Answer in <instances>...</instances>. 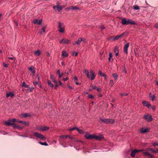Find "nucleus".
Segmentation results:
<instances>
[{
  "instance_id": "obj_1",
  "label": "nucleus",
  "mask_w": 158,
  "mask_h": 158,
  "mask_svg": "<svg viewBox=\"0 0 158 158\" xmlns=\"http://www.w3.org/2000/svg\"><path fill=\"white\" fill-rule=\"evenodd\" d=\"M121 21L123 25H136V23L134 20L130 19H127L126 18H123Z\"/></svg>"
},
{
  "instance_id": "obj_2",
  "label": "nucleus",
  "mask_w": 158,
  "mask_h": 158,
  "mask_svg": "<svg viewBox=\"0 0 158 158\" xmlns=\"http://www.w3.org/2000/svg\"><path fill=\"white\" fill-rule=\"evenodd\" d=\"M100 120L101 122L104 123L106 124H113L114 123V119H102V118H100Z\"/></svg>"
},
{
  "instance_id": "obj_3",
  "label": "nucleus",
  "mask_w": 158,
  "mask_h": 158,
  "mask_svg": "<svg viewBox=\"0 0 158 158\" xmlns=\"http://www.w3.org/2000/svg\"><path fill=\"white\" fill-rule=\"evenodd\" d=\"M34 134L36 137L41 139L45 140L46 139V138L44 135L40 133L37 132H34Z\"/></svg>"
},
{
  "instance_id": "obj_4",
  "label": "nucleus",
  "mask_w": 158,
  "mask_h": 158,
  "mask_svg": "<svg viewBox=\"0 0 158 158\" xmlns=\"http://www.w3.org/2000/svg\"><path fill=\"white\" fill-rule=\"evenodd\" d=\"M94 135H91L89 134L88 132L84 135L85 137L87 139L90 140L94 139Z\"/></svg>"
},
{
  "instance_id": "obj_5",
  "label": "nucleus",
  "mask_w": 158,
  "mask_h": 158,
  "mask_svg": "<svg viewBox=\"0 0 158 158\" xmlns=\"http://www.w3.org/2000/svg\"><path fill=\"white\" fill-rule=\"evenodd\" d=\"M144 118L148 121L149 122L152 121L153 120L152 116L149 114L145 115L144 116Z\"/></svg>"
},
{
  "instance_id": "obj_6",
  "label": "nucleus",
  "mask_w": 158,
  "mask_h": 158,
  "mask_svg": "<svg viewBox=\"0 0 158 158\" xmlns=\"http://www.w3.org/2000/svg\"><path fill=\"white\" fill-rule=\"evenodd\" d=\"M5 123L6 126H9L13 125L14 123L12 119H9L7 121L5 122Z\"/></svg>"
},
{
  "instance_id": "obj_7",
  "label": "nucleus",
  "mask_w": 158,
  "mask_h": 158,
  "mask_svg": "<svg viewBox=\"0 0 158 158\" xmlns=\"http://www.w3.org/2000/svg\"><path fill=\"white\" fill-rule=\"evenodd\" d=\"M42 19H40V20H39L37 19H34L33 21V22L34 24H37L39 25H41L42 23Z\"/></svg>"
},
{
  "instance_id": "obj_8",
  "label": "nucleus",
  "mask_w": 158,
  "mask_h": 158,
  "mask_svg": "<svg viewBox=\"0 0 158 158\" xmlns=\"http://www.w3.org/2000/svg\"><path fill=\"white\" fill-rule=\"evenodd\" d=\"M129 43H127L125 45L124 48L123 50L124 53L127 54L128 53V48L129 46Z\"/></svg>"
},
{
  "instance_id": "obj_9",
  "label": "nucleus",
  "mask_w": 158,
  "mask_h": 158,
  "mask_svg": "<svg viewBox=\"0 0 158 158\" xmlns=\"http://www.w3.org/2000/svg\"><path fill=\"white\" fill-rule=\"evenodd\" d=\"M104 138L103 135H100L98 136H97L94 135V139L98 140H101L102 139Z\"/></svg>"
},
{
  "instance_id": "obj_10",
  "label": "nucleus",
  "mask_w": 158,
  "mask_h": 158,
  "mask_svg": "<svg viewBox=\"0 0 158 158\" xmlns=\"http://www.w3.org/2000/svg\"><path fill=\"white\" fill-rule=\"evenodd\" d=\"M49 129V128L47 126H41L39 127V130L42 131H45L48 130Z\"/></svg>"
},
{
  "instance_id": "obj_11",
  "label": "nucleus",
  "mask_w": 158,
  "mask_h": 158,
  "mask_svg": "<svg viewBox=\"0 0 158 158\" xmlns=\"http://www.w3.org/2000/svg\"><path fill=\"white\" fill-rule=\"evenodd\" d=\"M149 129L148 128H145L144 127L141 128L140 129V132L141 133H144L146 132H148L149 131Z\"/></svg>"
},
{
  "instance_id": "obj_12",
  "label": "nucleus",
  "mask_w": 158,
  "mask_h": 158,
  "mask_svg": "<svg viewBox=\"0 0 158 158\" xmlns=\"http://www.w3.org/2000/svg\"><path fill=\"white\" fill-rule=\"evenodd\" d=\"M69 41V40L68 39H63L62 40L60 41V43L61 44H68Z\"/></svg>"
},
{
  "instance_id": "obj_13",
  "label": "nucleus",
  "mask_w": 158,
  "mask_h": 158,
  "mask_svg": "<svg viewBox=\"0 0 158 158\" xmlns=\"http://www.w3.org/2000/svg\"><path fill=\"white\" fill-rule=\"evenodd\" d=\"M90 72L91 75V77H90V79L91 80H94L95 77V73L92 70H91L90 71Z\"/></svg>"
},
{
  "instance_id": "obj_14",
  "label": "nucleus",
  "mask_w": 158,
  "mask_h": 158,
  "mask_svg": "<svg viewBox=\"0 0 158 158\" xmlns=\"http://www.w3.org/2000/svg\"><path fill=\"white\" fill-rule=\"evenodd\" d=\"M143 104L144 106L147 107L148 108L151 106V104H149L148 102L146 101H143Z\"/></svg>"
},
{
  "instance_id": "obj_15",
  "label": "nucleus",
  "mask_w": 158,
  "mask_h": 158,
  "mask_svg": "<svg viewBox=\"0 0 158 158\" xmlns=\"http://www.w3.org/2000/svg\"><path fill=\"white\" fill-rule=\"evenodd\" d=\"M14 95V94L11 92L6 93V97L8 98L10 97L11 98L13 97Z\"/></svg>"
},
{
  "instance_id": "obj_16",
  "label": "nucleus",
  "mask_w": 158,
  "mask_h": 158,
  "mask_svg": "<svg viewBox=\"0 0 158 158\" xmlns=\"http://www.w3.org/2000/svg\"><path fill=\"white\" fill-rule=\"evenodd\" d=\"M31 116V114L29 113H24L21 114V118H26L28 117H30Z\"/></svg>"
},
{
  "instance_id": "obj_17",
  "label": "nucleus",
  "mask_w": 158,
  "mask_h": 158,
  "mask_svg": "<svg viewBox=\"0 0 158 158\" xmlns=\"http://www.w3.org/2000/svg\"><path fill=\"white\" fill-rule=\"evenodd\" d=\"M138 151H139L138 150H136V149H135L134 151H132L131 152V156L132 157H134L135 156L136 153H137V152H138Z\"/></svg>"
},
{
  "instance_id": "obj_18",
  "label": "nucleus",
  "mask_w": 158,
  "mask_h": 158,
  "mask_svg": "<svg viewBox=\"0 0 158 158\" xmlns=\"http://www.w3.org/2000/svg\"><path fill=\"white\" fill-rule=\"evenodd\" d=\"M82 38H79L78 40L75 42L73 44V45H75L76 44H80L81 42L82 41Z\"/></svg>"
},
{
  "instance_id": "obj_19",
  "label": "nucleus",
  "mask_w": 158,
  "mask_h": 158,
  "mask_svg": "<svg viewBox=\"0 0 158 158\" xmlns=\"http://www.w3.org/2000/svg\"><path fill=\"white\" fill-rule=\"evenodd\" d=\"M92 87L93 89H96L98 92H101L102 91V89L101 88L99 89L95 86L92 85Z\"/></svg>"
},
{
  "instance_id": "obj_20",
  "label": "nucleus",
  "mask_w": 158,
  "mask_h": 158,
  "mask_svg": "<svg viewBox=\"0 0 158 158\" xmlns=\"http://www.w3.org/2000/svg\"><path fill=\"white\" fill-rule=\"evenodd\" d=\"M148 151H151L153 153H156L158 152V149L154 150V149L149 148L148 149Z\"/></svg>"
},
{
  "instance_id": "obj_21",
  "label": "nucleus",
  "mask_w": 158,
  "mask_h": 158,
  "mask_svg": "<svg viewBox=\"0 0 158 158\" xmlns=\"http://www.w3.org/2000/svg\"><path fill=\"white\" fill-rule=\"evenodd\" d=\"M68 54L67 52L64 50L62 51V56H64L65 57H67L68 56Z\"/></svg>"
},
{
  "instance_id": "obj_22",
  "label": "nucleus",
  "mask_w": 158,
  "mask_h": 158,
  "mask_svg": "<svg viewBox=\"0 0 158 158\" xmlns=\"http://www.w3.org/2000/svg\"><path fill=\"white\" fill-rule=\"evenodd\" d=\"M50 78H51V79L52 80V82H53L54 83H56V82H57L55 78V76L54 75H51Z\"/></svg>"
},
{
  "instance_id": "obj_23",
  "label": "nucleus",
  "mask_w": 158,
  "mask_h": 158,
  "mask_svg": "<svg viewBox=\"0 0 158 158\" xmlns=\"http://www.w3.org/2000/svg\"><path fill=\"white\" fill-rule=\"evenodd\" d=\"M29 70L32 73L34 74L35 73V70L34 69V68L32 66H31L29 68Z\"/></svg>"
},
{
  "instance_id": "obj_24",
  "label": "nucleus",
  "mask_w": 158,
  "mask_h": 158,
  "mask_svg": "<svg viewBox=\"0 0 158 158\" xmlns=\"http://www.w3.org/2000/svg\"><path fill=\"white\" fill-rule=\"evenodd\" d=\"M112 57V54L110 52L109 54V57L108 58L110 62H112L113 61V59H111Z\"/></svg>"
},
{
  "instance_id": "obj_25",
  "label": "nucleus",
  "mask_w": 158,
  "mask_h": 158,
  "mask_svg": "<svg viewBox=\"0 0 158 158\" xmlns=\"http://www.w3.org/2000/svg\"><path fill=\"white\" fill-rule=\"evenodd\" d=\"M33 84L35 86H37L41 88V85L39 84L38 81H35L33 82Z\"/></svg>"
},
{
  "instance_id": "obj_26",
  "label": "nucleus",
  "mask_w": 158,
  "mask_h": 158,
  "mask_svg": "<svg viewBox=\"0 0 158 158\" xmlns=\"http://www.w3.org/2000/svg\"><path fill=\"white\" fill-rule=\"evenodd\" d=\"M84 73L87 75L88 78H90V75L89 74V72L88 70L86 69L84 71Z\"/></svg>"
},
{
  "instance_id": "obj_27",
  "label": "nucleus",
  "mask_w": 158,
  "mask_h": 158,
  "mask_svg": "<svg viewBox=\"0 0 158 158\" xmlns=\"http://www.w3.org/2000/svg\"><path fill=\"white\" fill-rule=\"evenodd\" d=\"M34 53L35 55L39 56L41 54L40 50H38L34 52Z\"/></svg>"
},
{
  "instance_id": "obj_28",
  "label": "nucleus",
  "mask_w": 158,
  "mask_h": 158,
  "mask_svg": "<svg viewBox=\"0 0 158 158\" xmlns=\"http://www.w3.org/2000/svg\"><path fill=\"white\" fill-rule=\"evenodd\" d=\"M22 86L26 88H28L29 87V85H27L25 82H23Z\"/></svg>"
},
{
  "instance_id": "obj_29",
  "label": "nucleus",
  "mask_w": 158,
  "mask_h": 158,
  "mask_svg": "<svg viewBox=\"0 0 158 158\" xmlns=\"http://www.w3.org/2000/svg\"><path fill=\"white\" fill-rule=\"evenodd\" d=\"M19 123H21L25 125H27V126H28L29 125V123H28V122H27L25 121H19Z\"/></svg>"
},
{
  "instance_id": "obj_30",
  "label": "nucleus",
  "mask_w": 158,
  "mask_h": 158,
  "mask_svg": "<svg viewBox=\"0 0 158 158\" xmlns=\"http://www.w3.org/2000/svg\"><path fill=\"white\" fill-rule=\"evenodd\" d=\"M71 9L73 10H76L79 9V7L77 6H71Z\"/></svg>"
},
{
  "instance_id": "obj_31",
  "label": "nucleus",
  "mask_w": 158,
  "mask_h": 158,
  "mask_svg": "<svg viewBox=\"0 0 158 158\" xmlns=\"http://www.w3.org/2000/svg\"><path fill=\"white\" fill-rule=\"evenodd\" d=\"M56 8L59 12H60L61 10L63 9V7L59 5L58 4L56 5Z\"/></svg>"
},
{
  "instance_id": "obj_32",
  "label": "nucleus",
  "mask_w": 158,
  "mask_h": 158,
  "mask_svg": "<svg viewBox=\"0 0 158 158\" xmlns=\"http://www.w3.org/2000/svg\"><path fill=\"white\" fill-rule=\"evenodd\" d=\"M112 76L115 80H117L118 77V75L116 73H113Z\"/></svg>"
},
{
  "instance_id": "obj_33",
  "label": "nucleus",
  "mask_w": 158,
  "mask_h": 158,
  "mask_svg": "<svg viewBox=\"0 0 158 158\" xmlns=\"http://www.w3.org/2000/svg\"><path fill=\"white\" fill-rule=\"evenodd\" d=\"M150 98L152 101H153L155 100L156 97L154 95H152V96H150Z\"/></svg>"
},
{
  "instance_id": "obj_34",
  "label": "nucleus",
  "mask_w": 158,
  "mask_h": 158,
  "mask_svg": "<svg viewBox=\"0 0 158 158\" xmlns=\"http://www.w3.org/2000/svg\"><path fill=\"white\" fill-rule=\"evenodd\" d=\"M48 84L49 86L51 87L52 88L53 87L54 85L53 84H52L50 81H48Z\"/></svg>"
},
{
  "instance_id": "obj_35",
  "label": "nucleus",
  "mask_w": 158,
  "mask_h": 158,
  "mask_svg": "<svg viewBox=\"0 0 158 158\" xmlns=\"http://www.w3.org/2000/svg\"><path fill=\"white\" fill-rule=\"evenodd\" d=\"M114 51L115 53L119 52V51L118 49V47H117V46H116L114 48Z\"/></svg>"
},
{
  "instance_id": "obj_36",
  "label": "nucleus",
  "mask_w": 158,
  "mask_h": 158,
  "mask_svg": "<svg viewBox=\"0 0 158 158\" xmlns=\"http://www.w3.org/2000/svg\"><path fill=\"white\" fill-rule=\"evenodd\" d=\"M39 143L40 144L42 145H45V146H46L48 145V144L46 143V142H39Z\"/></svg>"
},
{
  "instance_id": "obj_37",
  "label": "nucleus",
  "mask_w": 158,
  "mask_h": 158,
  "mask_svg": "<svg viewBox=\"0 0 158 158\" xmlns=\"http://www.w3.org/2000/svg\"><path fill=\"white\" fill-rule=\"evenodd\" d=\"M59 31L60 32L63 33L64 31V28L63 27L59 28Z\"/></svg>"
},
{
  "instance_id": "obj_38",
  "label": "nucleus",
  "mask_w": 158,
  "mask_h": 158,
  "mask_svg": "<svg viewBox=\"0 0 158 158\" xmlns=\"http://www.w3.org/2000/svg\"><path fill=\"white\" fill-rule=\"evenodd\" d=\"M59 137L60 139L62 138H65L66 139L68 138V135H61L59 136Z\"/></svg>"
},
{
  "instance_id": "obj_39",
  "label": "nucleus",
  "mask_w": 158,
  "mask_h": 158,
  "mask_svg": "<svg viewBox=\"0 0 158 158\" xmlns=\"http://www.w3.org/2000/svg\"><path fill=\"white\" fill-rule=\"evenodd\" d=\"M119 38V35H117L115 36H113V39L114 40H118Z\"/></svg>"
},
{
  "instance_id": "obj_40",
  "label": "nucleus",
  "mask_w": 158,
  "mask_h": 158,
  "mask_svg": "<svg viewBox=\"0 0 158 158\" xmlns=\"http://www.w3.org/2000/svg\"><path fill=\"white\" fill-rule=\"evenodd\" d=\"M133 9L135 10H138L139 9V8L138 6L135 5L133 6Z\"/></svg>"
},
{
  "instance_id": "obj_41",
  "label": "nucleus",
  "mask_w": 158,
  "mask_h": 158,
  "mask_svg": "<svg viewBox=\"0 0 158 158\" xmlns=\"http://www.w3.org/2000/svg\"><path fill=\"white\" fill-rule=\"evenodd\" d=\"M77 131L80 133H83V131L81 129H80L78 128H77Z\"/></svg>"
},
{
  "instance_id": "obj_42",
  "label": "nucleus",
  "mask_w": 158,
  "mask_h": 158,
  "mask_svg": "<svg viewBox=\"0 0 158 158\" xmlns=\"http://www.w3.org/2000/svg\"><path fill=\"white\" fill-rule=\"evenodd\" d=\"M88 98L90 99H93L94 98V97L91 94H89L88 95Z\"/></svg>"
},
{
  "instance_id": "obj_43",
  "label": "nucleus",
  "mask_w": 158,
  "mask_h": 158,
  "mask_svg": "<svg viewBox=\"0 0 158 158\" xmlns=\"http://www.w3.org/2000/svg\"><path fill=\"white\" fill-rule=\"evenodd\" d=\"M110 85H111V86H112L114 84V81L113 80H111L110 81Z\"/></svg>"
},
{
  "instance_id": "obj_44",
  "label": "nucleus",
  "mask_w": 158,
  "mask_h": 158,
  "mask_svg": "<svg viewBox=\"0 0 158 158\" xmlns=\"http://www.w3.org/2000/svg\"><path fill=\"white\" fill-rule=\"evenodd\" d=\"M99 74L102 77L104 76L105 74L104 73H102L101 71H99Z\"/></svg>"
},
{
  "instance_id": "obj_45",
  "label": "nucleus",
  "mask_w": 158,
  "mask_h": 158,
  "mask_svg": "<svg viewBox=\"0 0 158 158\" xmlns=\"http://www.w3.org/2000/svg\"><path fill=\"white\" fill-rule=\"evenodd\" d=\"M58 82H59V84L60 85H61L62 87H64V86L65 85H64V84H63V83H62L60 80Z\"/></svg>"
},
{
  "instance_id": "obj_46",
  "label": "nucleus",
  "mask_w": 158,
  "mask_h": 158,
  "mask_svg": "<svg viewBox=\"0 0 158 158\" xmlns=\"http://www.w3.org/2000/svg\"><path fill=\"white\" fill-rule=\"evenodd\" d=\"M73 79H74V81L75 82H77V81L78 80V78L77 76H74Z\"/></svg>"
},
{
  "instance_id": "obj_47",
  "label": "nucleus",
  "mask_w": 158,
  "mask_h": 158,
  "mask_svg": "<svg viewBox=\"0 0 158 158\" xmlns=\"http://www.w3.org/2000/svg\"><path fill=\"white\" fill-rule=\"evenodd\" d=\"M34 88L33 87H31V88H30L29 89H28V90L29 91L31 92L33 90V89H34Z\"/></svg>"
},
{
  "instance_id": "obj_48",
  "label": "nucleus",
  "mask_w": 158,
  "mask_h": 158,
  "mask_svg": "<svg viewBox=\"0 0 158 158\" xmlns=\"http://www.w3.org/2000/svg\"><path fill=\"white\" fill-rule=\"evenodd\" d=\"M46 27V26H44L42 28V30L43 31V32H45V28Z\"/></svg>"
},
{
  "instance_id": "obj_49",
  "label": "nucleus",
  "mask_w": 158,
  "mask_h": 158,
  "mask_svg": "<svg viewBox=\"0 0 158 158\" xmlns=\"http://www.w3.org/2000/svg\"><path fill=\"white\" fill-rule=\"evenodd\" d=\"M3 66L4 67H6V68L7 67H8V64H6L5 63H4V62H3Z\"/></svg>"
},
{
  "instance_id": "obj_50",
  "label": "nucleus",
  "mask_w": 158,
  "mask_h": 158,
  "mask_svg": "<svg viewBox=\"0 0 158 158\" xmlns=\"http://www.w3.org/2000/svg\"><path fill=\"white\" fill-rule=\"evenodd\" d=\"M63 75H64V74L63 73H60L59 75V78H61L63 76Z\"/></svg>"
},
{
  "instance_id": "obj_51",
  "label": "nucleus",
  "mask_w": 158,
  "mask_h": 158,
  "mask_svg": "<svg viewBox=\"0 0 158 158\" xmlns=\"http://www.w3.org/2000/svg\"><path fill=\"white\" fill-rule=\"evenodd\" d=\"M128 95V94L127 93H123L121 94V95L122 96H127Z\"/></svg>"
},
{
  "instance_id": "obj_52",
  "label": "nucleus",
  "mask_w": 158,
  "mask_h": 158,
  "mask_svg": "<svg viewBox=\"0 0 158 158\" xmlns=\"http://www.w3.org/2000/svg\"><path fill=\"white\" fill-rule=\"evenodd\" d=\"M55 84V89H57V87L58 86V85L57 84V82L56 83H54Z\"/></svg>"
},
{
  "instance_id": "obj_53",
  "label": "nucleus",
  "mask_w": 158,
  "mask_h": 158,
  "mask_svg": "<svg viewBox=\"0 0 158 158\" xmlns=\"http://www.w3.org/2000/svg\"><path fill=\"white\" fill-rule=\"evenodd\" d=\"M77 52H74L73 54V56H76L77 55Z\"/></svg>"
},
{
  "instance_id": "obj_54",
  "label": "nucleus",
  "mask_w": 158,
  "mask_h": 158,
  "mask_svg": "<svg viewBox=\"0 0 158 158\" xmlns=\"http://www.w3.org/2000/svg\"><path fill=\"white\" fill-rule=\"evenodd\" d=\"M125 34L124 33H123L121 35H119V38H122V37H123L124 35Z\"/></svg>"
},
{
  "instance_id": "obj_55",
  "label": "nucleus",
  "mask_w": 158,
  "mask_h": 158,
  "mask_svg": "<svg viewBox=\"0 0 158 158\" xmlns=\"http://www.w3.org/2000/svg\"><path fill=\"white\" fill-rule=\"evenodd\" d=\"M154 27H155V28H158V23H156L154 26Z\"/></svg>"
},
{
  "instance_id": "obj_56",
  "label": "nucleus",
  "mask_w": 158,
  "mask_h": 158,
  "mask_svg": "<svg viewBox=\"0 0 158 158\" xmlns=\"http://www.w3.org/2000/svg\"><path fill=\"white\" fill-rule=\"evenodd\" d=\"M58 27L59 28L62 27V24L60 22L59 23Z\"/></svg>"
},
{
  "instance_id": "obj_57",
  "label": "nucleus",
  "mask_w": 158,
  "mask_h": 158,
  "mask_svg": "<svg viewBox=\"0 0 158 158\" xmlns=\"http://www.w3.org/2000/svg\"><path fill=\"white\" fill-rule=\"evenodd\" d=\"M143 154H144V156H148L149 153L147 152H143Z\"/></svg>"
},
{
  "instance_id": "obj_58",
  "label": "nucleus",
  "mask_w": 158,
  "mask_h": 158,
  "mask_svg": "<svg viewBox=\"0 0 158 158\" xmlns=\"http://www.w3.org/2000/svg\"><path fill=\"white\" fill-rule=\"evenodd\" d=\"M77 128V127H73V128H72L71 129H70V131H73L74 130V129H77V128Z\"/></svg>"
},
{
  "instance_id": "obj_59",
  "label": "nucleus",
  "mask_w": 158,
  "mask_h": 158,
  "mask_svg": "<svg viewBox=\"0 0 158 158\" xmlns=\"http://www.w3.org/2000/svg\"><path fill=\"white\" fill-rule=\"evenodd\" d=\"M12 125L13 126V127L14 128H17V127H18V125H15L14 123V124L13 125Z\"/></svg>"
},
{
  "instance_id": "obj_60",
  "label": "nucleus",
  "mask_w": 158,
  "mask_h": 158,
  "mask_svg": "<svg viewBox=\"0 0 158 158\" xmlns=\"http://www.w3.org/2000/svg\"><path fill=\"white\" fill-rule=\"evenodd\" d=\"M82 41H83L84 43H85L86 42V40L84 38H82Z\"/></svg>"
},
{
  "instance_id": "obj_61",
  "label": "nucleus",
  "mask_w": 158,
  "mask_h": 158,
  "mask_svg": "<svg viewBox=\"0 0 158 158\" xmlns=\"http://www.w3.org/2000/svg\"><path fill=\"white\" fill-rule=\"evenodd\" d=\"M37 79L38 81L40 80V76L39 75H38L37 76Z\"/></svg>"
},
{
  "instance_id": "obj_62",
  "label": "nucleus",
  "mask_w": 158,
  "mask_h": 158,
  "mask_svg": "<svg viewBox=\"0 0 158 158\" xmlns=\"http://www.w3.org/2000/svg\"><path fill=\"white\" fill-rule=\"evenodd\" d=\"M12 120L14 123L15 122L17 121V119L15 118H13V119H12Z\"/></svg>"
},
{
  "instance_id": "obj_63",
  "label": "nucleus",
  "mask_w": 158,
  "mask_h": 158,
  "mask_svg": "<svg viewBox=\"0 0 158 158\" xmlns=\"http://www.w3.org/2000/svg\"><path fill=\"white\" fill-rule=\"evenodd\" d=\"M68 138H69L71 139H73V137L68 135Z\"/></svg>"
},
{
  "instance_id": "obj_64",
  "label": "nucleus",
  "mask_w": 158,
  "mask_h": 158,
  "mask_svg": "<svg viewBox=\"0 0 158 158\" xmlns=\"http://www.w3.org/2000/svg\"><path fill=\"white\" fill-rule=\"evenodd\" d=\"M153 146L154 147L156 146H158V143H154L153 144Z\"/></svg>"
}]
</instances>
